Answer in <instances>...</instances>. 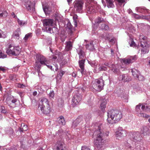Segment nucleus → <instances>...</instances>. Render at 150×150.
I'll return each instance as SVG.
<instances>
[{
  "instance_id": "f257e3e1",
  "label": "nucleus",
  "mask_w": 150,
  "mask_h": 150,
  "mask_svg": "<svg viewBox=\"0 0 150 150\" xmlns=\"http://www.w3.org/2000/svg\"><path fill=\"white\" fill-rule=\"evenodd\" d=\"M101 125L98 126L97 129V130L95 132V134H96V137L94 142L95 145L98 149H100L103 147L105 142L104 138L108 137L109 133L108 132H104L101 130Z\"/></svg>"
},
{
  "instance_id": "f03ea898",
  "label": "nucleus",
  "mask_w": 150,
  "mask_h": 150,
  "mask_svg": "<svg viewBox=\"0 0 150 150\" xmlns=\"http://www.w3.org/2000/svg\"><path fill=\"white\" fill-rule=\"evenodd\" d=\"M107 120L109 123H112L114 121H118L122 118L121 112L118 110H112L107 113Z\"/></svg>"
},
{
  "instance_id": "7ed1b4c3",
  "label": "nucleus",
  "mask_w": 150,
  "mask_h": 150,
  "mask_svg": "<svg viewBox=\"0 0 150 150\" xmlns=\"http://www.w3.org/2000/svg\"><path fill=\"white\" fill-rule=\"evenodd\" d=\"M39 107L44 114H47L50 112V101L46 98L43 97L40 98L39 102Z\"/></svg>"
},
{
  "instance_id": "20e7f679",
  "label": "nucleus",
  "mask_w": 150,
  "mask_h": 150,
  "mask_svg": "<svg viewBox=\"0 0 150 150\" xmlns=\"http://www.w3.org/2000/svg\"><path fill=\"white\" fill-rule=\"evenodd\" d=\"M146 38L142 35H140L139 37V39L141 40V47H142L141 52L143 54L148 53L150 48L149 45L147 43L146 40H144Z\"/></svg>"
},
{
  "instance_id": "39448f33",
  "label": "nucleus",
  "mask_w": 150,
  "mask_h": 150,
  "mask_svg": "<svg viewBox=\"0 0 150 150\" xmlns=\"http://www.w3.org/2000/svg\"><path fill=\"white\" fill-rule=\"evenodd\" d=\"M103 82H101L98 79H96L92 81L91 88L93 91L99 92L103 89Z\"/></svg>"
},
{
  "instance_id": "423d86ee",
  "label": "nucleus",
  "mask_w": 150,
  "mask_h": 150,
  "mask_svg": "<svg viewBox=\"0 0 150 150\" xmlns=\"http://www.w3.org/2000/svg\"><path fill=\"white\" fill-rule=\"evenodd\" d=\"M83 3L81 1H76L74 3V8L77 11L81 12L83 7Z\"/></svg>"
},
{
  "instance_id": "0eeeda50",
  "label": "nucleus",
  "mask_w": 150,
  "mask_h": 150,
  "mask_svg": "<svg viewBox=\"0 0 150 150\" xmlns=\"http://www.w3.org/2000/svg\"><path fill=\"white\" fill-rule=\"evenodd\" d=\"M125 132L121 128H119L115 132V136L117 139H120L124 136Z\"/></svg>"
},
{
  "instance_id": "6e6552de",
  "label": "nucleus",
  "mask_w": 150,
  "mask_h": 150,
  "mask_svg": "<svg viewBox=\"0 0 150 150\" xmlns=\"http://www.w3.org/2000/svg\"><path fill=\"white\" fill-rule=\"evenodd\" d=\"M82 97L81 96H75L72 99V105L73 107L78 105L81 100Z\"/></svg>"
},
{
  "instance_id": "1a4fd4ad",
  "label": "nucleus",
  "mask_w": 150,
  "mask_h": 150,
  "mask_svg": "<svg viewBox=\"0 0 150 150\" xmlns=\"http://www.w3.org/2000/svg\"><path fill=\"white\" fill-rule=\"evenodd\" d=\"M40 63L41 64L46 65L48 68L52 69V66L47 64H49V62L47 61L44 57L42 56L40 57Z\"/></svg>"
},
{
  "instance_id": "9d476101",
  "label": "nucleus",
  "mask_w": 150,
  "mask_h": 150,
  "mask_svg": "<svg viewBox=\"0 0 150 150\" xmlns=\"http://www.w3.org/2000/svg\"><path fill=\"white\" fill-rule=\"evenodd\" d=\"M63 143L60 142H57L54 148V150H63Z\"/></svg>"
},
{
  "instance_id": "9b49d317",
  "label": "nucleus",
  "mask_w": 150,
  "mask_h": 150,
  "mask_svg": "<svg viewBox=\"0 0 150 150\" xmlns=\"http://www.w3.org/2000/svg\"><path fill=\"white\" fill-rule=\"evenodd\" d=\"M53 21L52 19H46L43 21V24L44 26H53Z\"/></svg>"
},
{
  "instance_id": "f8f14e48",
  "label": "nucleus",
  "mask_w": 150,
  "mask_h": 150,
  "mask_svg": "<svg viewBox=\"0 0 150 150\" xmlns=\"http://www.w3.org/2000/svg\"><path fill=\"white\" fill-rule=\"evenodd\" d=\"M20 29H17L13 33L12 37L16 40H18L19 38Z\"/></svg>"
},
{
  "instance_id": "ddd939ff",
  "label": "nucleus",
  "mask_w": 150,
  "mask_h": 150,
  "mask_svg": "<svg viewBox=\"0 0 150 150\" xmlns=\"http://www.w3.org/2000/svg\"><path fill=\"white\" fill-rule=\"evenodd\" d=\"M14 47L9 45L8 49L6 51V52L8 54L13 55Z\"/></svg>"
},
{
  "instance_id": "4468645a",
  "label": "nucleus",
  "mask_w": 150,
  "mask_h": 150,
  "mask_svg": "<svg viewBox=\"0 0 150 150\" xmlns=\"http://www.w3.org/2000/svg\"><path fill=\"white\" fill-rule=\"evenodd\" d=\"M106 101L105 99H103L101 101L100 107L102 110L103 111L106 108Z\"/></svg>"
},
{
  "instance_id": "2eb2a0df",
  "label": "nucleus",
  "mask_w": 150,
  "mask_h": 150,
  "mask_svg": "<svg viewBox=\"0 0 150 150\" xmlns=\"http://www.w3.org/2000/svg\"><path fill=\"white\" fill-rule=\"evenodd\" d=\"M58 121L60 125H64L65 124L66 122L63 116H61L58 118Z\"/></svg>"
},
{
  "instance_id": "dca6fc26",
  "label": "nucleus",
  "mask_w": 150,
  "mask_h": 150,
  "mask_svg": "<svg viewBox=\"0 0 150 150\" xmlns=\"http://www.w3.org/2000/svg\"><path fill=\"white\" fill-rule=\"evenodd\" d=\"M33 3L30 1L28 0H25V5L28 10L30 9L31 6L32 5Z\"/></svg>"
},
{
  "instance_id": "f3484780",
  "label": "nucleus",
  "mask_w": 150,
  "mask_h": 150,
  "mask_svg": "<svg viewBox=\"0 0 150 150\" xmlns=\"http://www.w3.org/2000/svg\"><path fill=\"white\" fill-rule=\"evenodd\" d=\"M107 6L108 8H113L114 7L113 0H106Z\"/></svg>"
},
{
  "instance_id": "a211bd4d",
  "label": "nucleus",
  "mask_w": 150,
  "mask_h": 150,
  "mask_svg": "<svg viewBox=\"0 0 150 150\" xmlns=\"http://www.w3.org/2000/svg\"><path fill=\"white\" fill-rule=\"evenodd\" d=\"M121 62H122L125 64H129L133 62V61H132L131 59L129 58L123 59L121 60Z\"/></svg>"
},
{
  "instance_id": "6ab92c4d",
  "label": "nucleus",
  "mask_w": 150,
  "mask_h": 150,
  "mask_svg": "<svg viewBox=\"0 0 150 150\" xmlns=\"http://www.w3.org/2000/svg\"><path fill=\"white\" fill-rule=\"evenodd\" d=\"M20 48L18 46L14 47L13 55H18L20 52Z\"/></svg>"
},
{
  "instance_id": "aec40b11",
  "label": "nucleus",
  "mask_w": 150,
  "mask_h": 150,
  "mask_svg": "<svg viewBox=\"0 0 150 150\" xmlns=\"http://www.w3.org/2000/svg\"><path fill=\"white\" fill-rule=\"evenodd\" d=\"M57 30V29L55 27H54L52 28H49L47 31V32L50 33H55Z\"/></svg>"
},
{
  "instance_id": "412c9836",
  "label": "nucleus",
  "mask_w": 150,
  "mask_h": 150,
  "mask_svg": "<svg viewBox=\"0 0 150 150\" xmlns=\"http://www.w3.org/2000/svg\"><path fill=\"white\" fill-rule=\"evenodd\" d=\"M17 22L18 25L21 26L25 25L27 24L26 21L20 20L19 19H18Z\"/></svg>"
},
{
  "instance_id": "4be33fe9",
  "label": "nucleus",
  "mask_w": 150,
  "mask_h": 150,
  "mask_svg": "<svg viewBox=\"0 0 150 150\" xmlns=\"http://www.w3.org/2000/svg\"><path fill=\"white\" fill-rule=\"evenodd\" d=\"M72 47V44L71 42L69 41L66 42V48L67 50H71Z\"/></svg>"
},
{
  "instance_id": "5701e85b",
  "label": "nucleus",
  "mask_w": 150,
  "mask_h": 150,
  "mask_svg": "<svg viewBox=\"0 0 150 150\" xmlns=\"http://www.w3.org/2000/svg\"><path fill=\"white\" fill-rule=\"evenodd\" d=\"M136 114L139 117H146L147 118V117H149V115L145 114L142 112H137V113Z\"/></svg>"
},
{
  "instance_id": "b1692460",
  "label": "nucleus",
  "mask_w": 150,
  "mask_h": 150,
  "mask_svg": "<svg viewBox=\"0 0 150 150\" xmlns=\"http://www.w3.org/2000/svg\"><path fill=\"white\" fill-rule=\"evenodd\" d=\"M85 60H82L79 62V65L80 68H82L84 67Z\"/></svg>"
},
{
  "instance_id": "393cba45",
  "label": "nucleus",
  "mask_w": 150,
  "mask_h": 150,
  "mask_svg": "<svg viewBox=\"0 0 150 150\" xmlns=\"http://www.w3.org/2000/svg\"><path fill=\"white\" fill-rule=\"evenodd\" d=\"M86 47L87 49L91 50H92L93 49V44L92 43H90V44H87L86 45Z\"/></svg>"
},
{
  "instance_id": "a878e982",
  "label": "nucleus",
  "mask_w": 150,
  "mask_h": 150,
  "mask_svg": "<svg viewBox=\"0 0 150 150\" xmlns=\"http://www.w3.org/2000/svg\"><path fill=\"white\" fill-rule=\"evenodd\" d=\"M141 106V104L139 103L138 105H137L135 108V110L136 111V114L137 112H140V107Z\"/></svg>"
},
{
  "instance_id": "bb28decb",
  "label": "nucleus",
  "mask_w": 150,
  "mask_h": 150,
  "mask_svg": "<svg viewBox=\"0 0 150 150\" xmlns=\"http://www.w3.org/2000/svg\"><path fill=\"white\" fill-rule=\"evenodd\" d=\"M6 33H5L4 32L0 30V38H4L6 37Z\"/></svg>"
},
{
  "instance_id": "cd10ccee",
  "label": "nucleus",
  "mask_w": 150,
  "mask_h": 150,
  "mask_svg": "<svg viewBox=\"0 0 150 150\" xmlns=\"http://www.w3.org/2000/svg\"><path fill=\"white\" fill-rule=\"evenodd\" d=\"M21 131H26L28 129V127L26 125H25L24 124H22L21 125Z\"/></svg>"
},
{
  "instance_id": "c85d7f7f",
  "label": "nucleus",
  "mask_w": 150,
  "mask_h": 150,
  "mask_svg": "<svg viewBox=\"0 0 150 150\" xmlns=\"http://www.w3.org/2000/svg\"><path fill=\"white\" fill-rule=\"evenodd\" d=\"M79 119L78 118L74 120L73 123V126L75 127L79 123Z\"/></svg>"
},
{
  "instance_id": "c756f323",
  "label": "nucleus",
  "mask_w": 150,
  "mask_h": 150,
  "mask_svg": "<svg viewBox=\"0 0 150 150\" xmlns=\"http://www.w3.org/2000/svg\"><path fill=\"white\" fill-rule=\"evenodd\" d=\"M32 36V34L31 33H28L26 34L24 38V39L25 40H27L29 38L31 37Z\"/></svg>"
},
{
  "instance_id": "7c9ffc66",
  "label": "nucleus",
  "mask_w": 150,
  "mask_h": 150,
  "mask_svg": "<svg viewBox=\"0 0 150 150\" xmlns=\"http://www.w3.org/2000/svg\"><path fill=\"white\" fill-rule=\"evenodd\" d=\"M125 76L124 75L120 76L119 77V79L120 80H124V81H127V80H126L125 78Z\"/></svg>"
},
{
  "instance_id": "2f4dec72",
  "label": "nucleus",
  "mask_w": 150,
  "mask_h": 150,
  "mask_svg": "<svg viewBox=\"0 0 150 150\" xmlns=\"http://www.w3.org/2000/svg\"><path fill=\"white\" fill-rule=\"evenodd\" d=\"M79 57L80 58H82L84 57V54L83 52L81 50L79 51Z\"/></svg>"
},
{
  "instance_id": "473e14b6",
  "label": "nucleus",
  "mask_w": 150,
  "mask_h": 150,
  "mask_svg": "<svg viewBox=\"0 0 150 150\" xmlns=\"http://www.w3.org/2000/svg\"><path fill=\"white\" fill-rule=\"evenodd\" d=\"M103 21L101 20V18L100 17H98L97 19H96L95 21V23H101Z\"/></svg>"
},
{
  "instance_id": "72a5a7b5",
  "label": "nucleus",
  "mask_w": 150,
  "mask_h": 150,
  "mask_svg": "<svg viewBox=\"0 0 150 150\" xmlns=\"http://www.w3.org/2000/svg\"><path fill=\"white\" fill-rule=\"evenodd\" d=\"M144 130H145V131H144V135H147L149 134V133H150V131L148 130V129L147 128H145Z\"/></svg>"
},
{
  "instance_id": "f704fd0d",
  "label": "nucleus",
  "mask_w": 150,
  "mask_h": 150,
  "mask_svg": "<svg viewBox=\"0 0 150 150\" xmlns=\"http://www.w3.org/2000/svg\"><path fill=\"white\" fill-rule=\"evenodd\" d=\"M81 69L80 72H81V74H82L86 75V71L84 69V67L82 69V68H80Z\"/></svg>"
},
{
  "instance_id": "c9c22d12",
  "label": "nucleus",
  "mask_w": 150,
  "mask_h": 150,
  "mask_svg": "<svg viewBox=\"0 0 150 150\" xmlns=\"http://www.w3.org/2000/svg\"><path fill=\"white\" fill-rule=\"evenodd\" d=\"M102 27L101 28L103 29L107 30L108 29V25H105V24H103L102 25Z\"/></svg>"
},
{
  "instance_id": "e433bc0d",
  "label": "nucleus",
  "mask_w": 150,
  "mask_h": 150,
  "mask_svg": "<svg viewBox=\"0 0 150 150\" xmlns=\"http://www.w3.org/2000/svg\"><path fill=\"white\" fill-rule=\"evenodd\" d=\"M6 57V55L0 51V58H4Z\"/></svg>"
},
{
  "instance_id": "4c0bfd02",
  "label": "nucleus",
  "mask_w": 150,
  "mask_h": 150,
  "mask_svg": "<svg viewBox=\"0 0 150 150\" xmlns=\"http://www.w3.org/2000/svg\"><path fill=\"white\" fill-rule=\"evenodd\" d=\"M129 58L130 59H131V60L132 61H133V62L134 61H135L137 59V57L135 55L130 56Z\"/></svg>"
},
{
  "instance_id": "58836bf2",
  "label": "nucleus",
  "mask_w": 150,
  "mask_h": 150,
  "mask_svg": "<svg viewBox=\"0 0 150 150\" xmlns=\"http://www.w3.org/2000/svg\"><path fill=\"white\" fill-rule=\"evenodd\" d=\"M54 91H52L50 92L49 94V96L50 98H53L54 97Z\"/></svg>"
},
{
  "instance_id": "ea45409f",
  "label": "nucleus",
  "mask_w": 150,
  "mask_h": 150,
  "mask_svg": "<svg viewBox=\"0 0 150 150\" xmlns=\"http://www.w3.org/2000/svg\"><path fill=\"white\" fill-rule=\"evenodd\" d=\"M107 69V68L105 67L101 66L99 67V70L100 71L104 70L105 71Z\"/></svg>"
},
{
  "instance_id": "a19ab883",
  "label": "nucleus",
  "mask_w": 150,
  "mask_h": 150,
  "mask_svg": "<svg viewBox=\"0 0 150 150\" xmlns=\"http://www.w3.org/2000/svg\"><path fill=\"white\" fill-rule=\"evenodd\" d=\"M1 112L2 113H6L7 112L6 110L4 107H2Z\"/></svg>"
},
{
  "instance_id": "79ce46f5",
  "label": "nucleus",
  "mask_w": 150,
  "mask_h": 150,
  "mask_svg": "<svg viewBox=\"0 0 150 150\" xmlns=\"http://www.w3.org/2000/svg\"><path fill=\"white\" fill-rule=\"evenodd\" d=\"M35 67H37V68L39 69L41 65H40V64L39 63V62H36L35 63Z\"/></svg>"
},
{
  "instance_id": "37998d69",
  "label": "nucleus",
  "mask_w": 150,
  "mask_h": 150,
  "mask_svg": "<svg viewBox=\"0 0 150 150\" xmlns=\"http://www.w3.org/2000/svg\"><path fill=\"white\" fill-rule=\"evenodd\" d=\"M141 108L143 110H145L147 107L145 105L143 104H141Z\"/></svg>"
},
{
  "instance_id": "c03bdc74",
  "label": "nucleus",
  "mask_w": 150,
  "mask_h": 150,
  "mask_svg": "<svg viewBox=\"0 0 150 150\" xmlns=\"http://www.w3.org/2000/svg\"><path fill=\"white\" fill-rule=\"evenodd\" d=\"M81 150H91L89 148H87L86 146H83L81 147Z\"/></svg>"
},
{
  "instance_id": "a18cd8bd",
  "label": "nucleus",
  "mask_w": 150,
  "mask_h": 150,
  "mask_svg": "<svg viewBox=\"0 0 150 150\" xmlns=\"http://www.w3.org/2000/svg\"><path fill=\"white\" fill-rule=\"evenodd\" d=\"M67 27L69 30H71L72 28L71 25L70 23H67Z\"/></svg>"
},
{
  "instance_id": "49530a36",
  "label": "nucleus",
  "mask_w": 150,
  "mask_h": 150,
  "mask_svg": "<svg viewBox=\"0 0 150 150\" xmlns=\"http://www.w3.org/2000/svg\"><path fill=\"white\" fill-rule=\"evenodd\" d=\"M88 10L90 12H94V9L93 8V7H89L88 8Z\"/></svg>"
},
{
  "instance_id": "de8ad7c7",
  "label": "nucleus",
  "mask_w": 150,
  "mask_h": 150,
  "mask_svg": "<svg viewBox=\"0 0 150 150\" xmlns=\"http://www.w3.org/2000/svg\"><path fill=\"white\" fill-rule=\"evenodd\" d=\"M149 10L147 9H142L141 12L146 13V12H149Z\"/></svg>"
},
{
  "instance_id": "09e8293b",
  "label": "nucleus",
  "mask_w": 150,
  "mask_h": 150,
  "mask_svg": "<svg viewBox=\"0 0 150 150\" xmlns=\"http://www.w3.org/2000/svg\"><path fill=\"white\" fill-rule=\"evenodd\" d=\"M119 3H122L125 2V0H115Z\"/></svg>"
},
{
  "instance_id": "8fccbe9b",
  "label": "nucleus",
  "mask_w": 150,
  "mask_h": 150,
  "mask_svg": "<svg viewBox=\"0 0 150 150\" xmlns=\"http://www.w3.org/2000/svg\"><path fill=\"white\" fill-rule=\"evenodd\" d=\"M135 43L134 42L132 41L131 43L130 44V46L131 47H134L135 46Z\"/></svg>"
},
{
  "instance_id": "3c124183",
  "label": "nucleus",
  "mask_w": 150,
  "mask_h": 150,
  "mask_svg": "<svg viewBox=\"0 0 150 150\" xmlns=\"http://www.w3.org/2000/svg\"><path fill=\"white\" fill-rule=\"evenodd\" d=\"M64 72L63 71H61L60 73H59L60 75L61 76H62V75L64 74Z\"/></svg>"
},
{
  "instance_id": "603ef678",
  "label": "nucleus",
  "mask_w": 150,
  "mask_h": 150,
  "mask_svg": "<svg viewBox=\"0 0 150 150\" xmlns=\"http://www.w3.org/2000/svg\"><path fill=\"white\" fill-rule=\"evenodd\" d=\"M5 69H4V68L2 67H0V71H4Z\"/></svg>"
},
{
  "instance_id": "864d4df0",
  "label": "nucleus",
  "mask_w": 150,
  "mask_h": 150,
  "mask_svg": "<svg viewBox=\"0 0 150 150\" xmlns=\"http://www.w3.org/2000/svg\"><path fill=\"white\" fill-rule=\"evenodd\" d=\"M16 101V99H13L11 101V102L12 103H15Z\"/></svg>"
},
{
  "instance_id": "5fc2aeb1",
  "label": "nucleus",
  "mask_w": 150,
  "mask_h": 150,
  "mask_svg": "<svg viewBox=\"0 0 150 150\" xmlns=\"http://www.w3.org/2000/svg\"><path fill=\"white\" fill-rule=\"evenodd\" d=\"M132 74H133V75L134 76V77H137V78H139V76H138L137 75H135L134 74V72H132Z\"/></svg>"
},
{
  "instance_id": "6e6d98bb",
  "label": "nucleus",
  "mask_w": 150,
  "mask_h": 150,
  "mask_svg": "<svg viewBox=\"0 0 150 150\" xmlns=\"http://www.w3.org/2000/svg\"><path fill=\"white\" fill-rule=\"evenodd\" d=\"M67 1L68 4H69L70 3H71L72 0H67Z\"/></svg>"
},
{
  "instance_id": "4d7b16f0",
  "label": "nucleus",
  "mask_w": 150,
  "mask_h": 150,
  "mask_svg": "<svg viewBox=\"0 0 150 150\" xmlns=\"http://www.w3.org/2000/svg\"><path fill=\"white\" fill-rule=\"evenodd\" d=\"M77 18V16H76V15H74V16H73V18L74 19V20H75V19H76Z\"/></svg>"
},
{
  "instance_id": "13d9d810",
  "label": "nucleus",
  "mask_w": 150,
  "mask_h": 150,
  "mask_svg": "<svg viewBox=\"0 0 150 150\" xmlns=\"http://www.w3.org/2000/svg\"><path fill=\"white\" fill-rule=\"evenodd\" d=\"M33 95L35 96L37 94V92L36 91H35L33 93Z\"/></svg>"
},
{
  "instance_id": "bf43d9fd",
  "label": "nucleus",
  "mask_w": 150,
  "mask_h": 150,
  "mask_svg": "<svg viewBox=\"0 0 150 150\" xmlns=\"http://www.w3.org/2000/svg\"><path fill=\"white\" fill-rule=\"evenodd\" d=\"M72 76L74 77H75L76 76V74L74 73H73L72 74Z\"/></svg>"
},
{
  "instance_id": "052dcab7",
  "label": "nucleus",
  "mask_w": 150,
  "mask_h": 150,
  "mask_svg": "<svg viewBox=\"0 0 150 150\" xmlns=\"http://www.w3.org/2000/svg\"><path fill=\"white\" fill-rule=\"evenodd\" d=\"M11 15L13 17L15 18L16 17V15H15V14L13 13H12Z\"/></svg>"
},
{
  "instance_id": "680f3d73",
  "label": "nucleus",
  "mask_w": 150,
  "mask_h": 150,
  "mask_svg": "<svg viewBox=\"0 0 150 150\" xmlns=\"http://www.w3.org/2000/svg\"><path fill=\"white\" fill-rule=\"evenodd\" d=\"M18 87H20L21 88H23V85H21V84H18Z\"/></svg>"
},
{
  "instance_id": "e2e57ef3",
  "label": "nucleus",
  "mask_w": 150,
  "mask_h": 150,
  "mask_svg": "<svg viewBox=\"0 0 150 150\" xmlns=\"http://www.w3.org/2000/svg\"><path fill=\"white\" fill-rule=\"evenodd\" d=\"M147 118H148V121L150 122V116L149 115V117H148Z\"/></svg>"
},
{
  "instance_id": "0e129e2a",
  "label": "nucleus",
  "mask_w": 150,
  "mask_h": 150,
  "mask_svg": "<svg viewBox=\"0 0 150 150\" xmlns=\"http://www.w3.org/2000/svg\"><path fill=\"white\" fill-rule=\"evenodd\" d=\"M57 58V57L56 56H54L53 57V59H56Z\"/></svg>"
},
{
  "instance_id": "69168bd1",
  "label": "nucleus",
  "mask_w": 150,
  "mask_h": 150,
  "mask_svg": "<svg viewBox=\"0 0 150 150\" xmlns=\"http://www.w3.org/2000/svg\"><path fill=\"white\" fill-rule=\"evenodd\" d=\"M74 24L75 25V26L76 27L77 26V23L76 21L75 22Z\"/></svg>"
},
{
  "instance_id": "338daca9",
  "label": "nucleus",
  "mask_w": 150,
  "mask_h": 150,
  "mask_svg": "<svg viewBox=\"0 0 150 150\" xmlns=\"http://www.w3.org/2000/svg\"><path fill=\"white\" fill-rule=\"evenodd\" d=\"M148 64L150 66V60L149 61Z\"/></svg>"
},
{
  "instance_id": "774afa93",
  "label": "nucleus",
  "mask_w": 150,
  "mask_h": 150,
  "mask_svg": "<svg viewBox=\"0 0 150 150\" xmlns=\"http://www.w3.org/2000/svg\"><path fill=\"white\" fill-rule=\"evenodd\" d=\"M2 118V116L0 114V119H1Z\"/></svg>"
}]
</instances>
